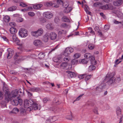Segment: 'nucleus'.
<instances>
[{"label":"nucleus","instance_id":"f8f14e48","mask_svg":"<svg viewBox=\"0 0 123 123\" xmlns=\"http://www.w3.org/2000/svg\"><path fill=\"white\" fill-rule=\"evenodd\" d=\"M8 54L7 56V58L8 59L10 58L12 56L14 52L13 50L10 49H7Z\"/></svg>","mask_w":123,"mask_h":123},{"label":"nucleus","instance_id":"f03ea898","mask_svg":"<svg viewBox=\"0 0 123 123\" xmlns=\"http://www.w3.org/2000/svg\"><path fill=\"white\" fill-rule=\"evenodd\" d=\"M33 103V100L30 99L29 100L25 99L24 101V106L25 108H27V111H30L33 109L32 105Z\"/></svg>","mask_w":123,"mask_h":123},{"label":"nucleus","instance_id":"a18cd8bd","mask_svg":"<svg viewBox=\"0 0 123 123\" xmlns=\"http://www.w3.org/2000/svg\"><path fill=\"white\" fill-rule=\"evenodd\" d=\"M20 6L23 7H24L27 6V5L25 3L23 2H21L20 4Z\"/></svg>","mask_w":123,"mask_h":123},{"label":"nucleus","instance_id":"0e129e2a","mask_svg":"<svg viewBox=\"0 0 123 123\" xmlns=\"http://www.w3.org/2000/svg\"><path fill=\"white\" fill-rule=\"evenodd\" d=\"M100 15L102 16L104 18H105V16L104 15L103 13L101 12L100 13Z\"/></svg>","mask_w":123,"mask_h":123},{"label":"nucleus","instance_id":"4d7b16f0","mask_svg":"<svg viewBox=\"0 0 123 123\" xmlns=\"http://www.w3.org/2000/svg\"><path fill=\"white\" fill-rule=\"evenodd\" d=\"M93 112L96 114H98L97 108V107L95 108L93 110Z\"/></svg>","mask_w":123,"mask_h":123},{"label":"nucleus","instance_id":"69168bd1","mask_svg":"<svg viewBox=\"0 0 123 123\" xmlns=\"http://www.w3.org/2000/svg\"><path fill=\"white\" fill-rule=\"evenodd\" d=\"M29 8H26L24 9H21L22 11H27L28 10Z\"/></svg>","mask_w":123,"mask_h":123},{"label":"nucleus","instance_id":"c03bdc74","mask_svg":"<svg viewBox=\"0 0 123 123\" xmlns=\"http://www.w3.org/2000/svg\"><path fill=\"white\" fill-rule=\"evenodd\" d=\"M29 90L32 92H36L37 90V88L35 87L31 88L29 89Z\"/></svg>","mask_w":123,"mask_h":123},{"label":"nucleus","instance_id":"2eb2a0df","mask_svg":"<svg viewBox=\"0 0 123 123\" xmlns=\"http://www.w3.org/2000/svg\"><path fill=\"white\" fill-rule=\"evenodd\" d=\"M66 72L68 74V76L69 78H73L75 77L76 76L75 74L71 71H66Z\"/></svg>","mask_w":123,"mask_h":123},{"label":"nucleus","instance_id":"a878e982","mask_svg":"<svg viewBox=\"0 0 123 123\" xmlns=\"http://www.w3.org/2000/svg\"><path fill=\"white\" fill-rule=\"evenodd\" d=\"M69 26V25L66 23H64L61 24L60 25V27L61 28L66 29L68 28Z\"/></svg>","mask_w":123,"mask_h":123},{"label":"nucleus","instance_id":"4c0bfd02","mask_svg":"<svg viewBox=\"0 0 123 123\" xmlns=\"http://www.w3.org/2000/svg\"><path fill=\"white\" fill-rule=\"evenodd\" d=\"M80 56L81 55L80 53H77L74 55V58L77 59L79 58Z\"/></svg>","mask_w":123,"mask_h":123},{"label":"nucleus","instance_id":"7ed1b4c3","mask_svg":"<svg viewBox=\"0 0 123 123\" xmlns=\"http://www.w3.org/2000/svg\"><path fill=\"white\" fill-rule=\"evenodd\" d=\"M18 90L16 89L12 91L11 94L9 93L8 95V98H7L6 100L8 102L10 99H12L13 98H15L18 97Z\"/></svg>","mask_w":123,"mask_h":123},{"label":"nucleus","instance_id":"473e14b6","mask_svg":"<svg viewBox=\"0 0 123 123\" xmlns=\"http://www.w3.org/2000/svg\"><path fill=\"white\" fill-rule=\"evenodd\" d=\"M109 6L108 4H106L105 5L102 6L101 7V9L103 10H107L110 8L109 6Z\"/></svg>","mask_w":123,"mask_h":123},{"label":"nucleus","instance_id":"6ab92c4d","mask_svg":"<svg viewBox=\"0 0 123 123\" xmlns=\"http://www.w3.org/2000/svg\"><path fill=\"white\" fill-rule=\"evenodd\" d=\"M49 36L47 34H45L43 36L42 39L45 42H47L49 40Z\"/></svg>","mask_w":123,"mask_h":123},{"label":"nucleus","instance_id":"bb28decb","mask_svg":"<svg viewBox=\"0 0 123 123\" xmlns=\"http://www.w3.org/2000/svg\"><path fill=\"white\" fill-rule=\"evenodd\" d=\"M68 65V64L66 62H62L60 65V67L62 69L64 68Z\"/></svg>","mask_w":123,"mask_h":123},{"label":"nucleus","instance_id":"09e8293b","mask_svg":"<svg viewBox=\"0 0 123 123\" xmlns=\"http://www.w3.org/2000/svg\"><path fill=\"white\" fill-rule=\"evenodd\" d=\"M66 118L67 119L69 120H72V116L71 114L70 115L67 116Z\"/></svg>","mask_w":123,"mask_h":123},{"label":"nucleus","instance_id":"338daca9","mask_svg":"<svg viewBox=\"0 0 123 123\" xmlns=\"http://www.w3.org/2000/svg\"><path fill=\"white\" fill-rule=\"evenodd\" d=\"M27 93L28 94V95L29 96L31 97L32 95V94L31 93L28 91H27Z\"/></svg>","mask_w":123,"mask_h":123},{"label":"nucleus","instance_id":"2f4dec72","mask_svg":"<svg viewBox=\"0 0 123 123\" xmlns=\"http://www.w3.org/2000/svg\"><path fill=\"white\" fill-rule=\"evenodd\" d=\"M37 104L36 103L33 102V103L32 105V107L33 108V109L35 110H36L38 109V106H37Z\"/></svg>","mask_w":123,"mask_h":123},{"label":"nucleus","instance_id":"3c124183","mask_svg":"<svg viewBox=\"0 0 123 123\" xmlns=\"http://www.w3.org/2000/svg\"><path fill=\"white\" fill-rule=\"evenodd\" d=\"M60 20L58 17H56L55 19V22L56 23H58L59 22Z\"/></svg>","mask_w":123,"mask_h":123},{"label":"nucleus","instance_id":"dca6fc26","mask_svg":"<svg viewBox=\"0 0 123 123\" xmlns=\"http://www.w3.org/2000/svg\"><path fill=\"white\" fill-rule=\"evenodd\" d=\"M123 1L121 0H117L113 2V5L116 6H119L123 3Z\"/></svg>","mask_w":123,"mask_h":123},{"label":"nucleus","instance_id":"e433bc0d","mask_svg":"<svg viewBox=\"0 0 123 123\" xmlns=\"http://www.w3.org/2000/svg\"><path fill=\"white\" fill-rule=\"evenodd\" d=\"M85 80L86 81L88 80L89 79L92 77V75H87L86 74H85Z\"/></svg>","mask_w":123,"mask_h":123},{"label":"nucleus","instance_id":"e2e57ef3","mask_svg":"<svg viewBox=\"0 0 123 123\" xmlns=\"http://www.w3.org/2000/svg\"><path fill=\"white\" fill-rule=\"evenodd\" d=\"M119 60L118 59L116 60L115 62V63L117 65L121 62V61L119 62Z\"/></svg>","mask_w":123,"mask_h":123},{"label":"nucleus","instance_id":"c756f323","mask_svg":"<svg viewBox=\"0 0 123 123\" xmlns=\"http://www.w3.org/2000/svg\"><path fill=\"white\" fill-rule=\"evenodd\" d=\"M17 8V7L15 6H12L10 7L8 9L7 11H13L15 10Z\"/></svg>","mask_w":123,"mask_h":123},{"label":"nucleus","instance_id":"603ef678","mask_svg":"<svg viewBox=\"0 0 123 123\" xmlns=\"http://www.w3.org/2000/svg\"><path fill=\"white\" fill-rule=\"evenodd\" d=\"M28 15L31 16H33L35 15V13L33 12H28Z\"/></svg>","mask_w":123,"mask_h":123},{"label":"nucleus","instance_id":"8fccbe9b","mask_svg":"<svg viewBox=\"0 0 123 123\" xmlns=\"http://www.w3.org/2000/svg\"><path fill=\"white\" fill-rule=\"evenodd\" d=\"M3 96V93L1 91H0V100L2 99Z\"/></svg>","mask_w":123,"mask_h":123},{"label":"nucleus","instance_id":"20e7f679","mask_svg":"<svg viewBox=\"0 0 123 123\" xmlns=\"http://www.w3.org/2000/svg\"><path fill=\"white\" fill-rule=\"evenodd\" d=\"M11 100V101L12 105L15 106L17 105L18 104L20 105H21L22 103V99H20L17 97L15 98L12 99H10Z\"/></svg>","mask_w":123,"mask_h":123},{"label":"nucleus","instance_id":"cd10ccee","mask_svg":"<svg viewBox=\"0 0 123 123\" xmlns=\"http://www.w3.org/2000/svg\"><path fill=\"white\" fill-rule=\"evenodd\" d=\"M43 5L42 4H38L35 5L33 6V8L35 9H39L42 7Z\"/></svg>","mask_w":123,"mask_h":123},{"label":"nucleus","instance_id":"c9c22d12","mask_svg":"<svg viewBox=\"0 0 123 123\" xmlns=\"http://www.w3.org/2000/svg\"><path fill=\"white\" fill-rule=\"evenodd\" d=\"M102 4L101 3L97 2L94 3L93 4V6L95 7H98L102 5Z\"/></svg>","mask_w":123,"mask_h":123},{"label":"nucleus","instance_id":"393cba45","mask_svg":"<svg viewBox=\"0 0 123 123\" xmlns=\"http://www.w3.org/2000/svg\"><path fill=\"white\" fill-rule=\"evenodd\" d=\"M117 115L119 117L121 115V110L119 107H117Z\"/></svg>","mask_w":123,"mask_h":123},{"label":"nucleus","instance_id":"13d9d810","mask_svg":"<svg viewBox=\"0 0 123 123\" xmlns=\"http://www.w3.org/2000/svg\"><path fill=\"white\" fill-rule=\"evenodd\" d=\"M90 58V60L92 62L94 60L95 58L93 56H92L91 55V57Z\"/></svg>","mask_w":123,"mask_h":123},{"label":"nucleus","instance_id":"c85d7f7f","mask_svg":"<svg viewBox=\"0 0 123 123\" xmlns=\"http://www.w3.org/2000/svg\"><path fill=\"white\" fill-rule=\"evenodd\" d=\"M62 21L64 22H69L70 21L69 18L66 16H63L62 18Z\"/></svg>","mask_w":123,"mask_h":123},{"label":"nucleus","instance_id":"79ce46f5","mask_svg":"<svg viewBox=\"0 0 123 123\" xmlns=\"http://www.w3.org/2000/svg\"><path fill=\"white\" fill-rule=\"evenodd\" d=\"M80 62L83 64H86L88 62V61L85 59H83L81 60Z\"/></svg>","mask_w":123,"mask_h":123},{"label":"nucleus","instance_id":"ea45409f","mask_svg":"<svg viewBox=\"0 0 123 123\" xmlns=\"http://www.w3.org/2000/svg\"><path fill=\"white\" fill-rule=\"evenodd\" d=\"M68 57V56H66L65 57L63 58H61V59H62V62L64 60L66 62H68L69 60Z\"/></svg>","mask_w":123,"mask_h":123},{"label":"nucleus","instance_id":"37998d69","mask_svg":"<svg viewBox=\"0 0 123 123\" xmlns=\"http://www.w3.org/2000/svg\"><path fill=\"white\" fill-rule=\"evenodd\" d=\"M2 108H4L6 106V102L2 101L0 104Z\"/></svg>","mask_w":123,"mask_h":123},{"label":"nucleus","instance_id":"774afa93","mask_svg":"<svg viewBox=\"0 0 123 123\" xmlns=\"http://www.w3.org/2000/svg\"><path fill=\"white\" fill-rule=\"evenodd\" d=\"M21 112V113H23L25 112V110H24L23 109H21L20 110Z\"/></svg>","mask_w":123,"mask_h":123},{"label":"nucleus","instance_id":"39448f33","mask_svg":"<svg viewBox=\"0 0 123 123\" xmlns=\"http://www.w3.org/2000/svg\"><path fill=\"white\" fill-rule=\"evenodd\" d=\"M106 85L104 82H102L101 84L98 86L96 88V91L98 92H101L105 88Z\"/></svg>","mask_w":123,"mask_h":123},{"label":"nucleus","instance_id":"58836bf2","mask_svg":"<svg viewBox=\"0 0 123 123\" xmlns=\"http://www.w3.org/2000/svg\"><path fill=\"white\" fill-rule=\"evenodd\" d=\"M91 54L89 53H87L85 54L84 57L86 58H89L91 56Z\"/></svg>","mask_w":123,"mask_h":123},{"label":"nucleus","instance_id":"7c9ffc66","mask_svg":"<svg viewBox=\"0 0 123 123\" xmlns=\"http://www.w3.org/2000/svg\"><path fill=\"white\" fill-rule=\"evenodd\" d=\"M51 110L55 113H57L59 111L58 110V108L55 107L51 108Z\"/></svg>","mask_w":123,"mask_h":123},{"label":"nucleus","instance_id":"6e6552de","mask_svg":"<svg viewBox=\"0 0 123 123\" xmlns=\"http://www.w3.org/2000/svg\"><path fill=\"white\" fill-rule=\"evenodd\" d=\"M73 49L71 47H68L66 48L64 53V55L68 56L72 52H73Z\"/></svg>","mask_w":123,"mask_h":123},{"label":"nucleus","instance_id":"6e6d98bb","mask_svg":"<svg viewBox=\"0 0 123 123\" xmlns=\"http://www.w3.org/2000/svg\"><path fill=\"white\" fill-rule=\"evenodd\" d=\"M84 95V94L80 95L77 98H76V100L78 101L81 98V97Z\"/></svg>","mask_w":123,"mask_h":123},{"label":"nucleus","instance_id":"052dcab7","mask_svg":"<svg viewBox=\"0 0 123 123\" xmlns=\"http://www.w3.org/2000/svg\"><path fill=\"white\" fill-rule=\"evenodd\" d=\"M109 28V26L108 25H105L104 27V29H105L107 30Z\"/></svg>","mask_w":123,"mask_h":123},{"label":"nucleus","instance_id":"f704fd0d","mask_svg":"<svg viewBox=\"0 0 123 123\" xmlns=\"http://www.w3.org/2000/svg\"><path fill=\"white\" fill-rule=\"evenodd\" d=\"M95 68L96 67L94 65H91L89 67L88 70L89 71H91L93 70H94Z\"/></svg>","mask_w":123,"mask_h":123},{"label":"nucleus","instance_id":"4be33fe9","mask_svg":"<svg viewBox=\"0 0 123 123\" xmlns=\"http://www.w3.org/2000/svg\"><path fill=\"white\" fill-rule=\"evenodd\" d=\"M19 111V110L17 108H14L12 110L10 111L9 112L10 114H11V113L13 114H16Z\"/></svg>","mask_w":123,"mask_h":123},{"label":"nucleus","instance_id":"a211bd4d","mask_svg":"<svg viewBox=\"0 0 123 123\" xmlns=\"http://www.w3.org/2000/svg\"><path fill=\"white\" fill-rule=\"evenodd\" d=\"M50 35L51 39L52 40H54L56 38L57 34L55 32H51Z\"/></svg>","mask_w":123,"mask_h":123},{"label":"nucleus","instance_id":"49530a36","mask_svg":"<svg viewBox=\"0 0 123 123\" xmlns=\"http://www.w3.org/2000/svg\"><path fill=\"white\" fill-rule=\"evenodd\" d=\"M50 99L49 98H44L43 100V101L44 103H46L47 101H49Z\"/></svg>","mask_w":123,"mask_h":123},{"label":"nucleus","instance_id":"72a5a7b5","mask_svg":"<svg viewBox=\"0 0 123 123\" xmlns=\"http://www.w3.org/2000/svg\"><path fill=\"white\" fill-rule=\"evenodd\" d=\"M10 20V18L8 16H5L4 18V20L5 22H8Z\"/></svg>","mask_w":123,"mask_h":123},{"label":"nucleus","instance_id":"ddd939ff","mask_svg":"<svg viewBox=\"0 0 123 123\" xmlns=\"http://www.w3.org/2000/svg\"><path fill=\"white\" fill-rule=\"evenodd\" d=\"M3 92L5 93V97L6 100L7 98H8V96L9 93L8 88H3Z\"/></svg>","mask_w":123,"mask_h":123},{"label":"nucleus","instance_id":"aec40b11","mask_svg":"<svg viewBox=\"0 0 123 123\" xmlns=\"http://www.w3.org/2000/svg\"><path fill=\"white\" fill-rule=\"evenodd\" d=\"M62 59H61V58H57L56 57H55L53 58V60L55 62L59 63H60L62 62Z\"/></svg>","mask_w":123,"mask_h":123},{"label":"nucleus","instance_id":"bf43d9fd","mask_svg":"<svg viewBox=\"0 0 123 123\" xmlns=\"http://www.w3.org/2000/svg\"><path fill=\"white\" fill-rule=\"evenodd\" d=\"M94 30L96 31L97 32L100 30L99 27L97 26L95 27Z\"/></svg>","mask_w":123,"mask_h":123},{"label":"nucleus","instance_id":"9d476101","mask_svg":"<svg viewBox=\"0 0 123 123\" xmlns=\"http://www.w3.org/2000/svg\"><path fill=\"white\" fill-rule=\"evenodd\" d=\"M44 5L46 6H52L53 7H59V5H55V3L52 2H47L44 4Z\"/></svg>","mask_w":123,"mask_h":123},{"label":"nucleus","instance_id":"5701e85b","mask_svg":"<svg viewBox=\"0 0 123 123\" xmlns=\"http://www.w3.org/2000/svg\"><path fill=\"white\" fill-rule=\"evenodd\" d=\"M10 32L12 34H14L17 32V30L15 28L12 27L10 29Z\"/></svg>","mask_w":123,"mask_h":123},{"label":"nucleus","instance_id":"5fc2aeb1","mask_svg":"<svg viewBox=\"0 0 123 123\" xmlns=\"http://www.w3.org/2000/svg\"><path fill=\"white\" fill-rule=\"evenodd\" d=\"M121 80V78L120 77H117L116 79H116L115 83H117L119 82Z\"/></svg>","mask_w":123,"mask_h":123},{"label":"nucleus","instance_id":"b1692460","mask_svg":"<svg viewBox=\"0 0 123 123\" xmlns=\"http://www.w3.org/2000/svg\"><path fill=\"white\" fill-rule=\"evenodd\" d=\"M46 28L48 29L52 30L53 29V27L51 23L47 24L46 26Z\"/></svg>","mask_w":123,"mask_h":123},{"label":"nucleus","instance_id":"f257e3e1","mask_svg":"<svg viewBox=\"0 0 123 123\" xmlns=\"http://www.w3.org/2000/svg\"><path fill=\"white\" fill-rule=\"evenodd\" d=\"M114 73H108L106 76V79L107 84L109 85H111L115 83L116 79L114 77Z\"/></svg>","mask_w":123,"mask_h":123},{"label":"nucleus","instance_id":"1a4fd4ad","mask_svg":"<svg viewBox=\"0 0 123 123\" xmlns=\"http://www.w3.org/2000/svg\"><path fill=\"white\" fill-rule=\"evenodd\" d=\"M53 14L49 12H46L43 14V16L46 18L50 19L53 16Z\"/></svg>","mask_w":123,"mask_h":123},{"label":"nucleus","instance_id":"0eeeda50","mask_svg":"<svg viewBox=\"0 0 123 123\" xmlns=\"http://www.w3.org/2000/svg\"><path fill=\"white\" fill-rule=\"evenodd\" d=\"M19 32V35L22 37H25L28 35L27 30L24 29L20 30Z\"/></svg>","mask_w":123,"mask_h":123},{"label":"nucleus","instance_id":"864d4df0","mask_svg":"<svg viewBox=\"0 0 123 123\" xmlns=\"http://www.w3.org/2000/svg\"><path fill=\"white\" fill-rule=\"evenodd\" d=\"M84 74H83L79 75V78L80 79H84L85 77V75H84Z\"/></svg>","mask_w":123,"mask_h":123},{"label":"nucleus","instance_id":"de8ad7c7","mask_svg":"<svg viewBox=\"0 0 123 123\" xmlns=\"http://www.w3.org/2000/svg\"><path fill=\"white\" fill-rule=\"evenodd\" d=\"M88 48L90 49H92L94 48V46L93 45L90 44L88 45Z\"/></svg>","mask_w":123,"mask_h":123},{"label":"nucleus","instance_id":"423d86ee","mask_svg":"<svg viewBox=\"0 0 123 123\" xmlns=\"http://www.w3.org/2000/svg\"><path fill=\"white\" fill-rule=\"evenodd\" d=\"M43 33V29H40L37 31L31 32V33L33 36L37 37L41 35Z\"/></svg>","mask_w":123,"mask_h":123},{"label":"nucleus","instance_id":"a19ab883","mask_svg":"<svg viewBox=\"0 0 123 123\" xmlns=\"http://www.w3.org/2000/svg\"><path fill=\"white\" fill-rule=\"evenodd\" d=\"M66 33V31L62 30L59 31L58 32V34L59 35H61L62 34H64Z\"/></svg>","mask_w":123,"mask_h":123},{"label":"nucleus","instance_id":"f3484780","mask_svg":"<svg viewBox=\"0 0 123 123\" xmlns=\"http://www.w3.org/2000/svg\"><path fill=\"white\" fill-rule=\"evenodd\" d=\"M11 37L12 38V41H13L17 43H18L19 42V40L16 36V34H14L12 36H11Z\"/></svg>","mask_w":123,"mask_h":123},{"label":"nucleus","instance_id":"9b49d317","mask_svg":"<svg viewBox=\"0 0 123 123\" xmlns=\"http://www.w3.org/2000/svg\"><path fill=\"white\" fill-rule=\"evenodd\" d=\"M68 5H67L66 4L65 5L66 6H63L65 7V9L64 10V12L66 13H68L70 12L72 10L73 8L70 6H68Z\"/></svg>","mask_w":123,"mask_h":123},{"label":"nucleus","instance_id":"680f3d73","mask_svg":"<svg viewBox=\"0 0 123 123\" xmlns=\"http://www.w3.org/2000/svg\"><path fill=\"white\" fill-rule=\"evenodd\" d=\"M114 23L116 24H118L119 23H122L121 22H118L116 20H114Z\"/></svg>","mask_w":123,"mask_h":123},{"label":"nucleus","instance_id":"4468645a","mask_svg":"<svg viewBox=\"0 0 123 123\" xmlns=\"http://www.w3.org/2000/svg\"><path fill=\"white\" fill-rule=\"evenodd\" d=\"M33 44L35 46H39L42 45V43L41 41L37 39L34 41Z\"/></svg>","mask_w":123,"mask_h":123},{"label":"nucleus","instance_id":"412c9836","mask_svg":"<svg viewBox=\"0 0 123 123\" xmlns=\"http://www.w3.org/2000/svg\"><path fill=\"white\" fill-rule=\"evenodd\" d=\"M55 5H58V4L59 6V5H62L63 6H65V4L66 3H63V2L62 0H58L55 3Z\"/></svg>","mask_w":123,"mask_h":123}]
</instances>
